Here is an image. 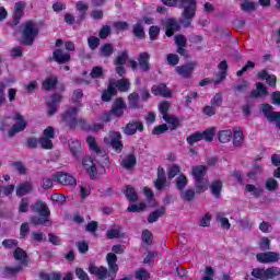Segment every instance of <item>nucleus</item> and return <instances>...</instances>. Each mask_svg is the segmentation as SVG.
I'll return each instance as SVG.
<instances>
[{
    "label": "nucleus",
    "instance_id": "nucleus-18",
    "mask_svg": "<svg viewBox=\"0 0 280 280\" xmlns=\"http://www.w3.org/2000/svg\"><path fill=\"white\" fill-rule=\"evenodd\" d=\"M268 95H269L268 88L262 82H257L256 90H252L249 93V97L252 100H259Z\"/></svg>",
    "mask_w": 280,
    "mask_h": 280
},
{
    "label": "nucleus",
    "instance_id": "nucleus-14",
    "mask_svg": "<svg viewBox=\"0 0 280 280\" xmlns=\"http://www.w3.org/2000/svg\"><path fill=\"white\" fill-rule=\"evenodd\" d=\"M128 108V104L121 97H117L112 105V113L116 119H121L124 117V112Z\"/></svg>",
    "mask_w": 280,
    "mask_h": 280
},
{
    "label": "nucleus",
    "instance_id": "nucleus-30",
    "mask_svg": "<svg viewBox=\"0 0 280 280\" xmlns=\"http://www.w3.org/2000/svg\"><path fill=\"white\" fill-rule=\"evenodd\" d=\"M166 211H167V209L164 206H162L158 210L149 213L148 219H147L149 224H154V222H159V219L163 218V215H165Z\"/></svg>",
    "mask_w": 280,
    "mask_h": 280
},
{
    "label": "nucleus",
    "instance_id": "nucleus-35",
    "mask_svg": "<svg viewBox=\"0 0 280 280\" xmlns=\"http://www.w3.org/2000/svg\"><path fill=\"white\" fill-rule=\"evenodd\" d=\"M233 145L234 148L242 147V143H244V132L240 127L233 128Z\"/></svg>",
    "mask_w": 280,
    "mask_h": 280
},
{
    "label": "nucleus",
    "instance_id": "nucleus-1",
    "mask_svg": "<svg viewBox=\"0 0 280 280\" xmlns=\"http://www.w3.org/2000/svg\"><path fill=\"white\" fill-rule=\"evenodd\" d=\"M80 114V107L70 106L63 113H61V124H65L69 130H75L80 127L84 132L93 131V126L86 121V118H78Z\"/></svg>",
    "mask_w": 280,
    "mask_h": 280
},
{
    "label": "nucleus",
    "instance_id": "nucleus-8",
    "mask_svg": "<svg viewBox=\"0 0 280 280\" xmlns=\"http://www.w3.org/2000/svg\"><path fill=\"white\" fill-rule=\"evenodd\" d=\"M162 26L165 30V36H167V38H172L176 32H180V23L174 18H166L162 21Z\"/></svg>",
    "mask_w": 280,
    "mask_h": 280
},
{
    "label": "nucleus",
    "instance_id": "nucleus-45",
    "mask_svg": "<svg viewBox=\"0 0 280 280\" xmlns=\"http://www.w3.org/2000/svg\"><path fill=\"white\" fill-rule=\"evenodd\" d=\"M162 118L166 124H168V126H171V130H176V128L180 126V120H178L176 116H170L168 114L166 116H162Z\"/></svg>",
    "mask_w": 280,
    "mask_h": 280
},
{
    "label": "nucleus",
    "instance_id": "nucleus-52",
    "mask_svg": "<svg viewBox=\"0 0 280 280\" xmlns=\"http://www.w3.org/2000/svg\"><path fill=\"white\" fill-rule=\"evenodd\" d=\"M217 222L221 223L222 229L229 231L231 229V222H229V218L224 217V213L219 212L217 214Z\"/></svg>",
    "mask_w": 280,
    "mask_h": 280
},
{
    "label": "nucleus",
    "instance_id": "nucleus-5",
    "mask_svg": "<svg viewBox=\"0 0 280 280\" xmlns=\"http://www.w3.org/2000/svg\"><path fill=\"white\" fill-rule=\"evenodd\" d=\"M207 166L197 165L192 167V177L195 178L196 194H202L207 190Z\"/></svg>",
    "mask_w": 280,
    "mask_h": 280
},
{
    "label": "nucleus",
    "instance_id": "nucleus-6",
    "mask_svg": "<svg viewBox=\"0 0 280 280\" xmlns=\"http://www.w3.org/2000/svg\"><path fill=\"white\" fill-rule=\"evenodd\" d=\"M14 120L16 121L8 131L10 138L15 137L19 132H23L27 128V120L20 113H15Z\"/></svg>",
    "mask_w": 280,
    "mask_h": 280
},
{
    "label": "nucleus",
    "instance_id": "nucleus-28",
    "mask_svg": "<svg viewBox=\"0 0 280 280\" xmlns=\"http://www.w3.org/2000/svg\"><path fill=\"white\" fill-rule=\"evenodd\" d=\"M117 95V89L115 88V83H109L106 90H103L101 100L102 102H110L113 97Z\"/></svg>",
    "mask_w": 280,
    "mask_h": 280
},
{
    "label": "nucleus",
    "instance_id": "nucleus-57",
    "mask_svg": "<svg viewBox=\"0 0 280 280\" xmlns=\"http://www.w3.org/2000/svg\"><path fill=\"white\" fill-rule=\"evenodd\" d=\"M187 183H189V180L187 179V176H185V174H180L177 177V182H176V187L179 191H183L185 189V187H187Z\"/></svg>",
    "mask_w": 280,
    "mask_h": 280
},
{
    "label": "nucleus",
    "instance_id": "nucleus-9",
    "mask_svg": "<svg viewBox=\"0 0 280 280\" xmlns=\"http://www.w3.org/2000/svg\"><path fill=\"white\" fill-rule=\"evenodd\" d=\"M261 110L267 121L275 122L278 130H280V112L272 110V105L268 103L262 104Z\"/></svg>",
    "mask_w": 280,
    "mask_h": 280
},
{
    "label": "nucleus",
    "instance_id": "nucleus-29",
    "mask_svg": "<svg viewBox=\"0 0 280 280\" xmlns=\"http://www.w3.org/2000/svg\"><path fill=\"white\" fill-rule=\"evenodd\" d=\"M52 58L55 62H58V65H65L71 60V55H69V52L62 54V49H55L52 52Z\"/></svg>",
    "mask_w": 280,
    "mask_h": 280
},
{
    "label": "nucleus",
    "instance_id": "nucleus-47",
    "mask_svg": "<svg viewBox=\"0 0 280 280\" xmlns=\"http://www.w3.org/2000/svg\"><path fill=\"white\" fill-rule=\"evenodd\" d=\"M23 268H24L23 265H18L15 267L5 266L4 273L8 275L9 277H16L19 272L23 271Z\"/></svg>",
    "mask_w": 280,
    "mask_h": 280
},
{
    "label": "nucleus",
    "instance_id": "nucleus-3",
    "mask_svg": "<svg viewBox=\"0 0 280 280\" xmlns=\"http://www.w3.org/2000/svg\"><path fill=\"white\" fill-rule=\"evenodd\" d=\"M31 210L36 213L30 218L31 224L34 226H47L51 224V210L47 202L42 199H37L32 206Z\"/></svg>",
    "mask_w": 280,
    "mask_h": 280
},
{
    "label": "nucleus",
    "instance_id": "nucleus-13",
    "mask_svg": "<svg viewBox=\"0 0 280 280\" xmlns=\"http://www.w3.org/2000/svg\"><path fill=\"white\" fill-rule=\"evenodd\" d=\"M106 264L108 266L107 272H109L110 279H115L119 272V265H117V255L108 253L106 255Z\"/></svg>",
    "mask_w": 280,
    "mask_h": 280
},
{
    "label": "nucleus",
    "instance_id": "nucleus-42",
    "mask_svg": "<svg viewBox=\"0 0 280 280\" xmlns=\"http://www.w3.org/2000/svg\"><path fill=\"white\" fill-rule=\"evenodd\" d=\"M220 143H229L233 139V131L231 129L221 130L218 133Z\"/></svg>",
    "mask_w": 280,
    "mask_h": 280
},
{
    "label": "nucleus",
    "instance_id": "nucleus-7",
    "mask_svg": "<svg viewBox=\"0 0 280 280\" xmlns=\"http://www.w3.org/2000/svg\"><path fill=\"white\" fill-rule=\"evenodd\" d=\"M196 67H198V62L189 61L186 65L177 66L175 68V73L180 75V78H184V80H189L194 75Z\"/></svg>",
    "mask_w": 280,
    "mask_h": 280
},
{
    "label": "nucleus",
    "instance_id": "nucleus-64",
    "mask_svg": "<svg viewBox=\"0 0 280 280\" xmlns=\"http://www.w3.org/2000/svg\"><path fill=\"white\" fill-rule=\"evenodd\" d=\"M180 172V166L177 164H173L172 166L168 167L167 176L168 178H176Z\"/></svg>",
    "mask_w": 280,
    "mask_h": 280
},
{
    "label": "nucleus",
    "instance_id": "nucleus-22",
    "mask_svg": "<svg viewBox=\"0 0 280 280\" xmlns=\"http://www.w3.org/2000/svg\"><path fill=\"white\" fill-rule=\"evenodd\" d=\"M25 3L24 2H16L14 4V9H13V25H19V23H21V20L23 19L24 14H25Z\"/></svg>",
    "mask_w": 280,
    "mask_h": 280
},
{
    "label": "nucleus",
    "instance_id": "nucleus-31",
    "mask_svg": "<svg viewBox=\"0 0 280 280\" xmlns=\"http://www.w3.org/2000/svg\"><path fill=\"white\" fill-rule=\"evenodd\" d=\"M115 54V46L112 43H105L98 49V55L101 58H110Z\"/></svg>",
    "mask_w": 280,
    "mask_h": 280
},
{
    "label": "nucleus",
    "instance_id": "nucleus-43",
    "mask_svg": "<svg viewBox=\"0 0 280 280\" xmlns=\"http://www.w3.org/2000/svg\"><path fill=\"white\" fill-rule=\"evenodd\" d=\"M147 208L148 205H145V202H140L139 205L131 203L128 206L127 211L128 213H141L142 211H145Z\"/></svg>",
    "mask_w": 280,
    "mask_h": 280
},
{
    "label": "nucleus",
    "instance_id": "nucleus-26",
    "mask_svg": "<svg viewBox=\"0 0 280 280\" xmlns=\"http://www.w3.org/2000/svg\"><path fill=\"white\" fill-rule=\"evenodd\" d=\"M89 272L90 275H95L101 280H104L106 279V277H109L108 268L104 266L97 267L95 265H90Z\"/></svg>",
    "mask_w": 280,
    "mask_h": 280
},
{
    "label": "nucleus",
    "instance_id": "nucleus-55",
    "mask_svg": "<svg viewBox=\"0 0 280 280\" xmlns=\"http://www.w3.org/2000/svg\"><path fill=\"white\" fill-rule=\"evenodd\" d=\"M18 211L19 213H27L30 211V198L24 197L21 199Z\"/></svg>",
    "mask_w": 280,
    "mask_h": 280
},
{
    "label": "nucleus",
    "instance_id": "nucleus-59",
    "mask_svg": "<svg viewBox=\"0 0 280 280\" xmlns=\"http://www.w3.org/2000/svg\"><path fill=\"white\" fill-rule=\"evenodd\" d=\"M39 145L43 150H52L54 149V141L50 138H39Z\"/></svg>",
    "mask_w": 280,
    "mask_h": 280
},
{
    "label": "nucleus",
    "instance_id": "nucleus-12",
    "mask_svg": "<svg viewBox=\"0 0 280 280\" xmlns=\"http://www.w3.org/2000/svg\"><path fill=\"white\" fill-rule=\"evenodd\" d=\"M259 264H277L280 260V254L277 252H267L256 254Z\"/></svg>",
    "mask_w": 280,
    "mask_h": 280
},
{
    "label": "nucleus",
    "instance_id": "nucleus-54",
    "mask_svg": "<svg viewBox=\"0 0 280 280\" xmlns=\"http://www.w3.org/2000/svg\"><path fill=\"white\" fill-rule=\"evenodd\" d=\"M187 143L194 145V143H198V141H202V131H196L192 135L186 138Z\"/></svg>",
    "mask_w": 280,
    "mask_h": 280
},
{
    "label": "nucleus",
    "instance_id": "nucleus-27",
    "mask_svg": "<svg viewBox=\"0 0 280 280\" xmlns=\"http://www.w3.org/2000/svg\"><path fill=\"white\" fill-rule=\"evenodd\" d=\"M120 167L128 171L137 167V155L135 153L127 154L125 159L121 160Z\"/></svg>",
    "mask_w": 280,
    "mask_h": 280
},
{
    "label": "nucleus",
    "instance_id": "nucleus-38",
    "mask_svg": "<svg viewBox=\"0 0 280 280\" xmlns=\"http://www.w3.org/2000/svg\"><path fill=\"white\" fill-rule=\"evenodd\" d=\"M139 100H141V97L139 96V93L137 92L130 93L128 95L129 108H132L133 110L141 108V105L139 104Z\"/></svg>",
    "mask_w": 280,
    "mask_h": 280
},
{
    "label": "nucleus",
    "instance_id": "nucleus-60",
    "mask_svg": "<svg viewBox=\"0 0 280 280\" xmlns=\"http://www.w3.org/2000/svg\"><path fill=\"white\" fill-rule=\"evenodd\" d=\"M104 75V68L100 67V66H95L92 68V71L90 72V77L93 80H97L100 78H102Z\"/></svg>",
    "mask_w": 280,
    "mask_h": 280
},
{
    "label": "nucleus",
    "instance_id": "nucleus-24",
    "mask_svg": "<svg viewBox=\"0 0 280 280\" xmlns=\"http://www.w3.org/2000/svg\"><path fill=\"white\" fill-rule=\"evenodd\" d=\"M109 145L117 152V154H121L124 150V142H121V133L114 131L113 137L110 138Z\"/></svg>",
    "mask_w": 280,
    "mask_h": 280
},
{
    "label": "nucleus",
    "instance_id": "nucleus-4",
    "mask_svg": "<svg viewBox=\"0 0 280 280\" xmlns=\"http://www.w3.org/2000/svg\"><path fill=\"white\" fill-rule=\"evenodd\" d=\"M38 26L36 23H34V21H26L22 32L21 45H24L25 47H32V45H34V40H36V36H38Z\"/></svg>",
    "mask_w": 280,
    "mask_h": 280
},
{
    "label": "nucleus",
    "instance_id": "nucleus-63",
    "mask_svg": "<svg viewBox=\"0 0 280 280\" xmlns=\"http://www.w3.org/2000/svg\"><path fill=\"white\" fill-rule=\"evenodd\" d=\"M222 102H224V100L222 98V93L219 92L211 98L210 104L213 108H220Z\"/></svg>",
    "mask_w": 280,
    "mask_h": 280
},
{
    "label": "nucleus",
    "instance_id": "nucleus-56",
    "mask_svg": "<svg viewBox=\"0 0 280 280\" xmlns=\"http://www.w3.org/2000/svg\"><path fill=\"white\" fill-rule=\"evenodd\" d=\"M265 187L268 191H277V189H279V182L270 177L266 180Z\"/></svg>",
    "mask_w": 280,
    "mask_h": 280
},
{
    "label": "nucleus",
    "instance_id": "nucleus-25",
    "mask_svg": "<svg viewBox=\"0 0 280 280\" xmlns=\"http://www.w3.org/2000/svg\"><path fill=\"white\" fill-rule=\"evenodd\" d=\"M13 257L16 261H20V266H23L24 268H26L30 261V256H27V252H25L21 247H16L13 252Z\"/></svg>",
    "mask_w": 280,
    "mask_h": 280
},
{
    "label": "nucleus",
    "instance_id": "nucleus-48",
    "mask_svg": "<svg viewBox=\"0 0 280 280\" xmlns=\"http://www.w3.org/2000/svg\"><path fill=\"white\" fill-rule=\"evenodd\" d=\"M128 62V50L118 52V56L114 60L115 66H124Z\"/></svg>",
    "mask_w": 280,
    "mask_h": 280
},
{
    "label": "nucleus",
    "instance_id": "nucleus-15",
    "mask_svg": "<svg viewBox=\"0 0 280 280\" xmlns=\"http://www.w3.org/2000/svg\"><path fill=\"white\" fill-rule=\"evenodd\" d=\"M175 45L177 46L176 52L187 60V58H189V52L187 51V37L183 34L176 35Z\"/></svg>",
    "mask_w": 280,
    "mask_h": 280
},
{
    "label": "nucleus",
    "instance_id": "nucleus-40",
    "mask_svg": "<svg viewBox=\"0 0 280 280\" xmlns=\"http://www.w3.org/2000/svg\"><path fill=\"white\" fill-rule=\"evenodd\" d=\"M110 84H114L115 89H118L120 93H127L130 90V81L128 79H119Z\"/></svg>",
    "mask_w": 280,
    "mask_h": 280
},
{
    "label": "nucleus",
    "instance_id": "nucleus-36",
    "mask_svg": "<svg viewBox=\"0 0 280 280\" xmlns=\"http://www.w3.org/2000/svg\"><path fill=\"white\" fill-rule=\"evenodd\" d=\"M32 189H34L32 183L24 182L16 187V196L23 198V196H27Z\"/></svg>",
    "mask_w": 280,
    "mask_h": 280
},
{
    "label": "nucleus",
    "instance_id": "nucleus-37",
    "mask_svg": "<svg viewBox=\"0 0 280 280\" xmlns=\"http://www.w3.org/2000/svg\"><path fill=\"white\" fill-rule=\"evenodd\" d=\"M223 187L224 184H222V180L214 179L210 185L212 196H214V198H221Z\"/></svg>",
    "mask_w": 280,
    "mask_h": 280
},
{
    "label": "nucleus",
    "instance_id": "nucleus-34",
    "mask_svg": "<svg viewBox=\"0 0 280 280\" xmlns=\"http://www.w3.org/2000/svg\"><path fill=\"white\" fill-rule=\"evenodd\" d=\"M77 10L80 12V15L77 16V23L80 24L84 19H86V12H89V4L78 1L77 2Z\"/></svg>",
    "mask_w": 280,
    "mask_h": 280
},
{
    "label": "nucleus",
    "instance_id": "nucleus-41",
    "mask_svg": "<svg viewBox=\"0 0 280 280\" xmlns=\"http://www.w3.org/2000/svg\"><path fill=\"white\" fill-rule=\"evenodd\" d=\"M86 143L92 152H95V154H102V148H100V144H97L95 137L88 136Z\"/></svg>",
    "mask_w": 280,
    "mask_h": 280
},
{
    "label": "nucleus",
    "instance_id": "nucleus-19",
    "mask_svg": "<svg viewBox=\"0 0 280 280\" xmlns=\"http://www.w3.org/2000/svg\"><path fill=\"white\" fill-rule=\"evenodd\" d=\"M137 130L138 132H143V122L138 120H131L126 125L124 132L125 135L132 137V135H137Z\"/></svg>",
    "mask_w": 280,
    "mask_h": 280
},
{
    "label": "nucleus",
    "instance_id": "nucleus-2",
    "mask_svg": "<svg viewBox=\"0 0 280 280\" xmlns=\"http://www.w3.org/2000/svg\"><path fill=\"white\" fill-rule=\"evenodd\" d=\"M163 5L167 8H176L179 5L183 8V21L182 24L184 27H191V21H194V16H196V12L198 10V1L197 0H162Z\"/></svg>",
    "mask_w": 280,
    "mask_h": 280
},
{
    "label": "nucleus",
    "instance_id": "nucleus-39",
    "mask_svg": "<svg viewBox=\"0 0 280 280\" xmlns=\"http://www.w3.org/2000/svg\"><path fill=\"white\" fill-rule=\"evenodd\" d=\"M132 34L138 40H143L145 38V28H143V24L140 22L133 24Z\"/></svg>",
    "mask_w": 280,
    "mask_h": 280
},
{
    "label": "nucleus",
    "instance_id": "nucleus-53",
    "mask_svg": "<svg viewBox=\"0 0 280 280\" xmlns=\"http://www.w3.org/2000/svg\"><path fill=\"white\" fill-rule=\"evenodd\" d=\"M141 240H142L143 244H147V246H152L154 235L152 234V232L150 230H143Z\"/></svg>",
    "mask_w": 280,
    "mask_h": 280
},
{
    "label": "nucleus",
    "instance_id": "nucleus-16",
    "mask_svg": "<svg viewBox=\"0 0 280 280\" xmlns=\"http://www.w3.org/2000/svg\"><path fill=\"white\" fill-rule=\"evenodd\" d=\"M151 93L155 97H166V98L172 97V90H170V88H167V84L165 83H158L152 85Z\"/></svg>",
    "mask_w": 280,
    "mask_h": 280
},
{
    "label": "nucleus",
    "instance_id": "nucleus-49",
    "mask_svg": "<svg viewBox=\"0 0 280 280\" xmlns=\"http://www.w3.org/2000/svg\"><path fill=\"white\" fill-rule=\"evenodd\" d=\"M245 190L248 191L249 194H253L254 198H260L261 195L264 194V189L262 188H257L253 184H247L245 186Z\"/></svg>",
    "mask_w": 280,
    "mask_h": 280
},
{
    "label": "nucleus",
    "instance_id": "nucleus-20",
    "mask_svg": "<svg viewBox=\"0 0 280 280\" xmlns=\"http://www.w3.org/2000/svg\"><path fill=\"white\" fill-rule=\"evenodd\" d=\"M138 65L144 73H148L150 69H152V65L150 63V52L143 51L138 56Z\"/></svg>",
    "mask_w": 280,
    "mask_h": 280
},
{
    "label": "nucleus",
    "instance_id": "nucleus-32",
    "mask_svg": "<svg viewBox=\"0 0 280 280\" xmlns=\"http://www.w3.org/2000/svg\"><path fill=\"white\" fill-rule=\"evenodd\" d=\"M68 145H69L72 156L78 159V156H80V152H82V143L80 142V140L71 139V140H69Z\"/></svg>",
    "mask_w": 280,
    "mask_h": 280
},
{
    "label": "nucleus",
    "instance_id": "nucleus-33",
    "mask_svg": "<svg viewBox=\"0 0 280 280\" xmlns=\"http://www.w3.org/2000/svg\"><path fill=\"white\" fill-rule=\"evenodd\" d=\"M58 86V77H48L42 82V89L44 91H54Z\"/></svg>",
    "mask_w": 280,
    "mask_h": 280
},
{
    "label": "nucleus",
    "instance_id": "nucleus-62",
    "mask_svg": "<svg viewBox=\"0 0 280 280\" xmlns=\"http://www.w3.org/2000/svg\"><path fill=\"white\" fill-rule=\"evenodd\" d=\"M248 89V80L243 79L242 83H238L233 86V91L235 93H246V90Z\"/></svg>",
    "mask_w": 280,
    "mask_h": 280
},
{
    "label": "nucleus",
    "instance_id": "nucleus-23",
    "mask_svg": "<svg viewBox=\"0 0 280 280\" xmlns=\"http://www.w3.org/2000/svg\"><path fill=\"white\" fill-rule=\"evenodd\" d=\"M258 80H266L268 86L275 89L277 86V75L268 73V70L262 69L257 74Z\"/></svg>",
    "mask_w": 280,
    "mask_h": 280
},
{
    "label": "nucleus",
    "instance_id": "nucleus-58",
    "mask_svg": "<svg viewBox=\"0 0 280 280\" xmlns=\"http://www.w3.org/2000/svg\"><path fill=\"white\" fill-rule=\"evenodd\" d=\"M161 34V28L156 25L149 27V38L150 40H159V35Z\"/></svg>",
    "mask_w": 280,
    "mask_h": 280
},
{
    "label": "nucleus",
    "instance_id": "nucleus-44",
    "mask_svg": "<svg viewBox=\"0 0 280 280\" xmlns=\"http://www.w3.org/2000/svg\"><path fill=\"white\" fill-rule=\"evenodd\" d=\"M124 194L130 202H137V200H139V195H137V190H135L132 186H126Z\"/></svg>",
    "mask_w": 280,
    "mask_h": 280
},
{
    "label": "nucleus",
    "instance_id": "nucleus-51",
    "mask_svg": "<svg viewBox=\"0 0 280 280\" xmlns=\"http://www.w3.org/2000/svg\"><path fill=\"white\" fill-rule=\"evenodd\" d=\"M144 196L149 202L150 207H156V199L154 198V191L152 189L144 187L143 189Z\"/></svg>",
    "mask_w": 280,
    "mask_h": 280
},
{
    "label": "nucleus",
    "instance_id": "nucleus-61",
    "mask_svg": "<svg viewBox=\"0 0 280 280\" xmlns=\"http://www.w3.org/2000/svg\"><path fill=\"white\" fill-rule=\"evenodd\" d=\"M31 240L32 242H47V236H45V234L43 232H38V231H33L31 233Z\"/></svg>",
    "mask_w": 280,
    "mask_h": 280
},
{
    "label": "nucleus",
    "instance_id": "nucleus-46",
    "mask_svg": "<svg viewBox=\"0 0 280 280\" xmlns=\"http://www.w3.org/2000/svg\"><path fill=\"white\" fill-rule=\"evenodd\" d=\"M213 137H215V127H211L209 129H206L205 131H201L202 141L211 143V141H213Z\"/></svg>",
    "mask_w": 280,
    "mask_h": 280
},
{
    "label": "nucleus",
    "instance_id": "nucleus-11",
    "mask_svg": "<svg viewBox=\"0 0 280 280\" xmlns=\"http://www.w3.org/2000/svg\"><path fill=\"white\" fill-rule=\"evenodd\" d=\"M82 165L85 170L86 174L90 176L91 180H95L97 178V166L91 156H84L82 159Z\"/></svg>",
    "mask_w": 280,
    "mask_h": 280
},
{
    "label": "nucleus",
    "instance_id": "nucleus-10",
    "mask_svg": "<svg viewBox=\"0 0 280 280\" xmlns=\"http://www.w3.org/2000/svg\"><path fill=\"white\" fill-rule=\"evenodd\" d=\"M54 180L55 183H59V185H66L68 187H75L78 185L75 177H73L69 173L63 172L55 173Z\"/></svg>",
    "mask_w": 280,
    "mask_h": 280
},
{
    "label": "nucleus",
    "instance_id": "nucleus-21",
    "mask_svg": "<svg viewBox=\"0 0 280 280\" xmlns=\"http://www.w3.org/2000/svg\"><path fill=\"white\" fill-rule=\"evenodd\" d=\"M167 185V176L165 175V168L163 166L158 167V178L154 182V187L158 191H163Z\"/></svg>",
    "mask_w": 280,
    "mask_h": 280
},
{
    "label": "nucleus",
    "instance_id": "nucleus-50",
    "mask_svg": "<svg viewBox=\"0 0 280 280\" xmlns=\"http://www.w3.org/2000/svg\"><path fill=\"white\" fill-rule=\"evenodd\" d=\"M2 246L7 250H14V248H19V241L15 238H5L2 241Z\"/></svg>",
    "mask_w": 280,
    "mask_h": 280
},
{
    "label": "nucleus",
    "instance_id": "nucleus-17",
    "mask_svg": "<svg viewBox=\"0 0 280 280\" xmlns=\"http://www.w3.org/2000/svg\"><path fill=\"white\" fill-rule=\"evenodd\" d=\"M39 279H42V280H73V273L67 272L62 278V272H60V271H52L50 273L40 272Z\"/></svg>",
    "mask_w": 280,
    "mask_h": 280
}]
</instances>
